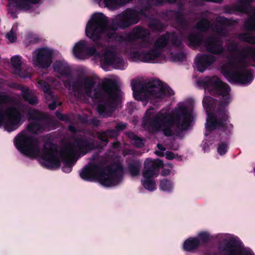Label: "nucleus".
Segmentation results:
<instances>
[{"instance_id":"2eb2a0df","label":"nucleus","mask_w":255,"mask_h":255,"mask_svg":"<svg viewBox=\"0 0 255 255\" xmlns=\"http://www.w3.org/2000/svg\"><path fill=\"white\" fill-rule=\"evenodd\" d=\"M55 51L51 48L44 47L38 48L32 53L31 61L33 65L37 67H49L52 63Z\"/></svg>"},{"instance_id":"dca6fc26","label":"nucleus","mask_w":255,"mask_h":255,"mask_svg":"<svg viewBox=\"0 0 255 255\" xmlns=\"http://www.w3.org/2000/svg\"><path fill=\"white\" fill-rule=\"evenodd\" d=\"M7 10L13 17L15 16L17 10L32 12L34 10L33 5H41L44 0H7Z\"/></svg>"},{"instance_id":"a211bd4d","label":"nucleus","mask_w":255,"mask_h":255,"mask_svg":"<svg viewBox=\"0 0 255 255\" xmlns=\"http://www.w3.org/2000/svg\"><path fill=\"white\" fill-rule=\"evenodd\" d=\"M40 162L47 168H55L60 164V157L58 152L54 150V146L49 143L44 145V149L40 154Z\"/></svg>"},{"instance_id":"ddd939ff","label":"nucleus","mask_w":255,"mask_h":255,"mask_svg":"<svg viewBox=\"0 0 255 255\" xmlns=\"http://www.w3.org/2000/svg\"><path fill=\"white\" fill-rule=\"evenodd\" d=\"M97 80L96 76L79 79L73 86L74 94L78 97L86 95L93 99L98 98L100 88L96 86Z\"/></svg>"},{"instance_id":"7c9ffc66","label":"nucleus","mask_w":255,"mask_h":255,"mask_svg":"<svg viewBox=\"0 0 255 255\" xmlns=\"http://www.w3.org/2000/svg\"><path fill=\"white\" fill-rule=\"evenodd\" d=\"M17 26H13L10 31L6 34V37L10 42H14L16 40Z\"/></svg>"},{"instance_id":"20e7f679","label":"nucleus","mask_w":255,"mask_h":255,"mask_svg":"<svg viewBox=\"0 0 255 255\" xmlns=\"http://www.w3.org/2000/svg\"><path fill=\"white\" fill-rule=\"evenodd\" d=\"M39 113L37 111L30 112L28 120L35 121L30 123L26 129L19 132L14 138L13 142L16 149L23 155L30 158H35L40 155L39 142L33 137L34 134L43 130L39 120Z\"/></svg>"},{"instance_id":"a18cd8bd","label":"nucleus","mask_w":255,"mask_h":255,"mask_svg":"<svg viewBox=\"0 0 255 255\" xmlns=\"http://www.w3.org/2000/svg\"><path fill=\"white\" fill-rule=\"evenodd\" d=\"M247 40L250 43L255 44V38H249Z\"/></svg>"},{"instance_id":"2f4dec72","label":"nucleus","mask_w":255,"mask_h":255,"mask_svg":"<svg viewBox=\"0 0 255 255\" xmlns=\"http://www.w3.org/2000/svg\"><path fill=\"white\" fill-rule=\"evenodd\" d=\"M167 36H161L157 39L154 46L161 50L160 48L164 46L167 44Z\"/></svg>"},{"instance_id":"c9c22d12","label":"nucleus","mask_w":255,"mask_h":255,"mask_svg":"<svg viewBox=\"0 0 255 255\" xmlns=\"http://www.w3.org/2000/svg\"><path fill=\"white\" fill-rule=\"evenodd\" d=\"M140 170V164H133L129 167V172L132 176H135L139 174Z\"/></svg>"},{"instance_id":"f704fd0d","label":"nucleus","mask_w":255,"mask_h":255,"mask_svg":"<svg viewBox=\"0 0 255 255\" xmlns=\"http://www.w3.org/2000/svg\"><path fill=\"white\" fill-rule=\"evenodd\" d=\"M128 137L131 138L133 143L138 147H142L144 145V143L142 140L137 137L135 135L132 133H129L128 134Z\"/></svg>"},{"instance_id":"0eeeda50","label":"nucleus","mask_w":255,"mask_h":255,"mask_svg":"<svg viewBox=\"0 0 255 255\" xmlns=\"http://www.w3.org/2000/svg\"><path fill=\"white\" fill-rule=\"evenodd\" d=\"M122 172L120 168L113 169L103 168L100 164H89L80 172L81 177L85 180H96L105 187H112L120 183L122 180Z\"/></svg>"},{"instance_id":"f03ea898","label":"nucleus","mask_w":255,"mask_h":255,"mask_svg":"<svg viewBox=\"0 0 255 255\" xmlns=\"http://www.w3.org/2000/svg\"><path fill=\"white\" fill-rule=\"evenodd\" d=\"M214 100L206 96L203 100V106L206 110L207 118L205 124L206 138L203 141V148L205 152L208 151L207 148L215 141H218L217 150L220 155L225 154L229 149L227 140L229 138L233 129V126L229 120V113L225 109H221L215 114L210 113L215 108Z\"/></svg>"},{"instance_id":"09e8293b","label":"nucleus","mask_w":255,"mask_h":255,"mask_svg":"<svg viewBox=\"0 0 255 255\" xmlns=\"http://www.w3.org/2000/svg\"><path fill=\"white\" fill-rule=\"evenodd\" d=\"M70 128L71 130H72L71 127H70Z\"/></svg>"},{"instance_id":"49530a36","label":"nucleus","mask_w":255,"mask_h":255,"mask_svg":"<svg viewBox=\"0 0 255 255\" xmlns=\"http://www.w3.org/2000/svg\"><path fill=\"white\" fill-rule=\"evenodd\" d=\"M220 20H219V21H222V22H225V21L226 20V19L224 17H221V18H220Z\"/></svg>"},{"instance_id":"1a4fd4ad","label":"nucleus","mask_w":255,"mask_h":255,"mask_svg":"<svg viewBox=\"0 0 255 255\" xmlns=\"http://www.w3.org/2000/svg\"><path fill=\"white\" fill-rule=\"evenodd\" d=\"M215 238L220 240L218 249L225 255H255L249 248L246 247L237 236L227 233L216 235Z\"/></svg>"},{"instance_id":"f8f14e48","label":"nucleus","mask_w":255,"mask_h":255,"mask_svg":"<svg viewBox=\"0 0 255 255\" xmlns=\"http://www.w3.org/2000/svg\"><path fill=\"white\" fill-rule=\"evenodd\" d=\"M202 82L205 86V92H211L219 95L220 107L226 106L231 103L229 87L217 77H206Z\"/></svg>"},{"instance_id":"cd10ccee","label":"nucleus","mask_w":255,"mask_h":255,"mask_svg":"<svg viewBox=\"0 0 255 255\" xmlns=\"http://www.w3.org/2000/svg\"><path fill=\"white\" fill-rule=\"evenodd\" d=\"M22 96L24 99L31 104H34L37 103V99L35 96H31L29 90L24 88L22 90Z\"/></svg>"},{"instance_id":"a878e982","label":"nucleus","mask_w":255,"mask_h":255,"mask_svg":"<svg viewBox=\"0 0 255 255\" xmlns=\"http://www.w3.org/2000/svg\"><path fill=\"white\" fill-rule=\"evenodd\" d=\"M159 188L162 191L170 192L174 189L173 183L170 180L162 179L159 183Z\"/></svg>"},{"instance_id":"bb28decb","label":"nucleus","mask_w":255,"mask_h":255,"mask_svg":"<svg viewBox=\"0 0 255 255\" xmlns=\"http://www.w3.org/2000/svg\"><path fill=\"white\" fill-rule=\"evenodd\" d=\"M162 166L163 169L161 172V175L162 176H167L171 174H174V170L173 169L172 165L170 163H167L165 165H163V163H162V165L160 166H158L157 165H156L155 166V169Z\"/></svg>"},{"instance_id":"4468645a","label":"nucleus","mask_w":255,"mask_h":255,"mask_svg":"<svg viewBox=\"0 0 255 255\" xmlns=\"http://www.w3.org/2000/svg\"><path fill=\"white\" fill-rule=\"evenodd\" d=\"M156 165L158 166L162 165V161L148 158L144 162V169L141 182L142 186L149 191H153L156 189L154 178L158 175V173L155 171Z\"/></svg>"},{"instance_id":"72a5a7b5","label":"nucleus","mask_w":255,"mask_h":255,"mask_svg":"<svg viewBox=\"0 0 255 255\" xmlns=\"http://www.w3.org/2000/svg\"><path fill=\"white\" fill-rule=\"evenodd\" d=\"M38 86L40 87L43 92L48 95H51L50 86L45 82L40 80L38 82Z\"/></svg>"},{"instance_id":"4c0bfd02","label":"nucleus","mask_w":255,"mask_h":255,"mask_svg":"<svg viewBox=\"0 0 255 255\" xmlns=\"http://www.w3.org/2000/svg\"><path fill=\"white\" fill-rule=\"evenodd\" d=\"M15 74L19 75L20 77L26 78L30 76V73L28 72L27 71L22 69L21 68L20 70H16L14 72Z\"/></svg>"},{"instance_id":"4be33fe9","label":"nucleus","mask_w":255,"mask_h":255,"mask_svg":"<svg viewBox=\"0 0 255 255\" xmlns=\"http://www.w3.org/2000/svg\"><path fill=\"white\" fill-rule=\"evenodd\" d=\"M207 50L213 53H221L223 48L219 41L214 38H210L206 42Z\"/></svg>"},{"instance_id":"c756f323","label":"nucleus","mask_w":255,"mask_h":255,"mask_svg":"<svg viewBox=\"0 0 255 255\" xmlns=\"http://www.w3.org/2000/svg\"><path fill=\"white\" fill-rule=\"evenodd\" d=\"M196 238L199 240L200 245L201 243H205L210 240V234L208 231H202L198 233Z\"/></svg>"},{"instance_id":"6e6552de","label":"nucleus","mask_w":255,"mask_h":255,"mask_svg":"<svg viewBox=\"0 0 255 255\" xmlns=\"http://www.w3.org/2000/svg\"><path fill=\"white\" fill-rule=\"evenodd\" d=\"M128 58L134 61L145 63H161L171 57L166 56L164 52L155 47L149 39H145L140 44L127 50L126 52Z\"/></svg>"},{"instance_id":"7ed1b4c3","label":"nucleus","mask_w":255,"mask_h":255,"mask_svg":"<svg viewBox=\"0 0 255 255\" xmlns=\"http://www.w3.org/2000/svg\"><path fill=\"white\" fill-rule=\"evenodd\" d=\"M121 52L120 45H112L106 47L104 55L101 56L95 48H88L87 42L84 40L76 42L73 47V53L76 58L84 60L93 57L94 60L100 61L105 69L109 66L116 69L125 68L127 64L120 55Z\"/></svg>"},{"instance_id":"a19ab883","label":"nucleus","mask_w":255,"mask_h":255,"mask_svg":"<svg viewBox=\"0 0 255 255\" xmlns=\"http://www.w3.org/2000/svg\"><path fill=\"white\" fill-rule=\"evenodd\" d=\"M62 169L65 172H70L71 170V166L69 164H67L62 167Z\"/></svg>"},{"instance_id":"473e14b6","label":"nucleus","mask_w":255,"mask_h":255,"mask_svg":"<svg viewBox=\"0 0 255 255\" xmlns=\"http://www.w3.org/2000/svg\"><path fill=\"white\" fill-rule=\"evenodd\" d=\"M167 36H161L157 39L154 46L161 50L160 48L164 46L167 44Z\"/></svg>"},{"instance_id":"39448f33","label":"nucleus","mask_w":255,"mask_h":255,"mask_svg":"<svg viewBox=\"0 0 255 255\" xmlns=\"http://www.w3.org/2000/svg\"><path fill=\"white\" fill-rule=\"evenodd\" d=\"M131 86L133 97L137 101H144L148 99L155 101H164L174 94L168 86L156 80L144 84L132 81Z\"/></svg>"},{"instance_id":"de8ad7c7","label":"nucleus","mask_w":255,"mask_h":255,"mask_svg":"<svg viewBox=\"0 0 255 255\" xmlns=\"http://www.w3.org/2000/svg\"><path fill=\"white\" fill-rule=\"evenodd\" d=\"M246 26H248L249 28H253V27H250L249 26H248V22L246 23Z\"/></svg>"},{"instance_id":"6ab92c4d","label":"nucleus","mask_w":255,"mask_h":255,"mask_svg":"<svg viewBox=\"0 0 255 255\" xmlns=\"http://www.w3.org/2000/svg\"><path fill=\"white\" fill-rule=\"evenodd\" d=\"M138 20V14L132 10H127L125 13L117 16L116 18V23L122 28L136 23Z\"/></svg>"},{"instance_id":"c03bdc74","label":"nucleus","mask_w":255,"mask_h":255,"mask_svg":"<svg viewBox=\"0 0 255 255\" xmlns=\"http://www.w3.org/2000/svg\"><path fill=\"white\" fill-rule=\"evenodd\" d=\"M48 107L50 110H54L56 107V104L55 102H53L51 104H49Z\"/></svg>"},{"instance_id":"f3484780","label":"nucleus","mask_w":255,"mask_h":255,"mask_svg":"<svg viewBox=\"0 0 255 255\" xmlns=\"http://www.w3.org/2000/svg\"><path fill=\"white\" fill-rule=\"evenodd\" d=\"M104 91L108 99L106 102H102L98 105V110L101 115L108 117L114 110L113 105L118 100L120 93L117 89L114 88H105Z\"/></svg>"},{"instance_id":"ea45409f","label":"nucleus","mask_w":255,"mask_h":255,"mask_svg":"<svg viewBox=\"0 0 255 255\" xmlns=\"http://www.w3.org/2000/svg\"><path fill=\"white\" fill-rule=\"evenodd\" d=\"M165 156L166 158L168 160L177 159L179 157L177 155H175L174 153L170 151H166L165 152Z\"/></svg>"},{"instance_id":"9b49d317","label":"nucleus","mask_w":255,"mask_h":255,"mask_svg":"<svg viewBox=\"0 0 255 255\" xmlns=\"http://www.w3.org/2000/svg\"><path fill=\"white\" fill-rule=\"evenodd\" d=\"M107 24V18L103 13H94L86 24V36L94 41L103 36L113 38L115 34V30L113 28L108 27Z\"/></svg>"},{"instance_id":"9d476101","label":"nucleus","mask_w":255,"mask_h":255,"mask_svg":"<svg viewBox=\"0 0 255 255\" xmlns=\"http://www.w3.org/2000/svg\"><path fill=\"white\" fill-rule=\"evenodd\" d=\"M9 101V97L1 89L0 84V127L10 132L16 129L22 124L21 115L15 108H8L4 109L2 104Z\"/></svg>"},{"instance_id":"393cba45","label":"nucleus","mask_w":255,"mask_h":255,"mask_svg":"<svg viewBox=\"0 0 255 255\" xmlns=\"http://www.w3.org/2000/svg\"><path fill=\"white\" fill-rule=\"evenodd\" d=\"M54 71L62 76L66 75L69 72L67 64L64 61H56L53 65Z\"/></svg>"},{"instance_id":"f257e3e1","label":"nucleus","mask_w":255,"mask_h":255,"mask_svg":"<svg viewBox=\"0 0 255 255\" xmlns=\"http://www.w3.org/2000/svg\"><path fill=\"white\" fill-rule=\"evenodd\" d=\"M192 113V109L183 103L174 109L166 107L157 113L149 109L144 118V127L150 132L162 131L166 136H171L189 128L194 119Z\"/></svg>"},{"instance_id":"79ce46f5","label":"nucleus","mask_w":255,"mask_h":255,"mask_svg":"<svg viewBox=\"0 0 255 255\" xmlns=\"http://www.w3.org/2000/svg\"><path fill=\"white\" fill-rule=\"evenodd\" d=\"M126 127V125L125 124L120 123L117 126L116 128L118 130H123L125 129Z\"/></svg>"},{"instance_id":"37998d69","label":"nucleus","mask_w":255,"mask_h":255,"mask_svg":"<svg viewBox=\"0 0 255 255\" xmlns=\"http://www.w3.org/2000/svg\"><path fill=\"white\" fill-rule=\"evenodd\" d=\"M189 40L191 43H192L193 44H196L197 43V38L196 37L190 35L189 37Z\"/></svg>"},{"instance_id":"58836bf2","label":"nucleus","mask_w":255,"mask_h":255,"mask_svg":"<svg viewBox=\"0 0 255 255\" xmlns=\"http://www.w3.org/2000/svg\"><path fill=\"white\" fill-rule=\"evenodd\" d=\"M157 146L159 150L155 151V153L157 155L159 156H163L164 155V151L166 150L165 148H164L163 146V145L160 144H158Z\"/></svg>"},{"instance_id":"c85d7f7f","label":"nucleus","mask_w":255,"mask_h":255,"mask_svg":"<svg viewBox=\"0 0 255 255\" xmlns=\"http://www.w3.org/2000/svg\"><path fill=\"white\" fill-rule=\"evenodd\" d=\"M11 62L12 67L14 68V72L16 70H20L21 68L22 61L21 57L18 55H15L11 58Z\"/></svg>"},{"instance_id":"b1692460","label":"nucleus","mask_w":255,"mask_h":255,"mask_svg":"<svg viewBox=\"0 0 255 255\" xmlns=\"http://www.w3.org/2000/svg\"><path fill=\"white\" fill-rule=\"evenodd\" d=\"M149 34L147 30L145 29L136 27L129 34V40H135L146 36Z\"/></svg>"},{"instance_id":"aec40b11","label":"nucleus","mask_w":255,"mask_h":255,"mask_svg":"<svg viewBox=\"0 0 255 255\" xmlns=\"http://www.w3.org/2000/svg\"><path fill=\"white\" fill-rule=\"evenodd\" d=\"M215 60L216 58L212 54L198 55L195 62L196 68L198 71L203 72Z\"/></svg>"},{"instance_id":"e433bc0d","label":"nucleus","mask_w":255,"mask_h":255,"mask_svg":"<svg viewBox=\"0 0 255 255\" xmlns=\"http://www.w3.org/2000/svg\"><path fill=\"white\" fill-rule=\"evenodd\" d=\"M209 26V22L206 19H203L198 22L197 25V28L200 31H204L206 30Z\"/></svg>"},{"instance_id":"5701e85b","label":"nucleus","mask_w":255,"mask_h":255,"mask_svg":"<svg viewBox=\"0 0 255 255\" xmlns=\"http://www.w3.org/2000/svg\"><path fill=\"white\" fill-rule=\"evenodd\" d=\"M77 153H78V150L75 146L69 145L61 151V158L71 160Z\"/></svg>"},{"instance_id":"412c9836","label":"nucleus","mask_w":255,"mask_h":255,"mask_svg":"<svg viewBox=\"0 0 255 255\" xmlns=\"http://www.w3.org/2000/svg\"><path fill=\"white\" fill-rule=\"evenodd\" d=\"M200 245L198 239L195 237H189L183 243L182 248L186 252H193L196 250Z\"/></svg>"},{"instance_id":"423d86ee","label":"nucleus","mask_w":255,"mask_h":255,"mask_svg":"<svg viewBox=\"0 0 255 255\" xmlns=\"http://www.w3.org/2000/svg\"><path fill=\"white\" fill-rule=\"evenodd\" d=\"M251 62L255 64V49L248 48L243 51L239 62H230L222 66V70L230 81L247 84L251 82L253 77L251 71L242 65V63Z\"/></svg>"}]
</instances>
